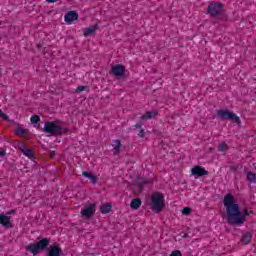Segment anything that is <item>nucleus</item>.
Here are the masks:
<instances>
[{
    "mask_svg": "<svg viewBox=\"0 0 256 256\" xmlns=\"http://www.w3.org/2000/svg\"><path fill=\"white\" fill-rule=\"evenodd\" d=\"M251 239H253V234L251 232H245L242 234L241 243H243V245H249Z\"/></svg>",
    "mask_w": 256,
    "mask_h": 256,
    "instance_id": "13",
    "label": "nucleus"
},
{
    "mask_svg": "<svg viewBox=\"0 0 256 256\" xmlns=\"http://www.w3.org/2000/svg\"><path fill=\"white\" fill-rule=\"evenodd\" d=\"M20 151L21 153H23V155H25V157H28V159H33V157H35V153L33 152V150L25 146L20 148Z\"/></svg>",
    "mask_w": 256,
    "mask_h": 256,
    "instance_id": "14",
    "label": "nucleus"
},
{
    "mask_svg": "<svg viewBox=\"0 0 256 256\" xmlns=\"http://www.w3.org/2000/svg\"><path fill=\"white\" fill-rule=\"evenodd\" d=\"M159 115V112L157 110L147 111L144 115L140 117L142 121H147L149 119H153Z\"/></svg>",
    "mask_w": 256,
    "mask_h": 256,
    "instance_id": "12",
    "label": "nucleus"
},
{
    "mask_svg": "<svg viewBox=\"0 0 256 256\" xmlns=\"http://www.w3.org/2000/svg\"><path fill=\"white\" fill-rule=\"evenodd\" d=\"M0 117L1 119H4V121H9V116L5 113H3L2 110H0Z\"/></svg>",
    "mask_w": 256,
    "mask_h": 256,
    "instance_id": "26",
    "label": "nucleus"
},
{
    "mask_svg": "<svg viewBox=\"0 0 256 256\" xmlns=\"http://www.w3.org/2000/svg\"><path fill=\"white\" fill-rule=\"evenodd\" d=\"M151 208L153 211L161 213L165 209V196L161 192H154L151 195Z\"/></svg>",
    "mask_w": 256,
    "mask_h": 256,
    "instance_id": "3",
    "label": "nucleus"
},
{
    "mask_svg": "<svg viewBox=\"0 0 256 256\" xmlns=\"http://www.w3.org/2000/svg\"><path fill=\"white\" fill-rule=\"evenodd\" d=\"M0 157H5V150H0Z\"/></svg>",
    "mask_w": 256,
    "mask_h": 256,
    "instance_id": "31",
    "label": "nucleus"
},
{
    "mask_svg": "<svg viewBox=\"0 0 256 256\" xmlns=\"http://www.w3.org/2000/svg\"><path fill=\"white\" fill-rule=\"evenodd\" d=\"M111 209H113L111 203H105L100 206V213H103V215H107V213H111Z\"/></svg>",
    "mask_w": 256,
    "mask_h": 256,
    "instance_id": "17",
    "label": "nucleus"
},
{
    "mask_svg": "<svg viewBox=\"0 0 256 256\" xmlns=\"http://www.w3.org/2000/svg\"><path fill=\"white\" fill-rule=\"evenodd\" d=\"M41 47H43L41 44H38V45H37V48H38V49H41Z\"/></svg>",
    "mask_w": 256,
    "mask_h": 256,
    "instance_id": "35",
    "label": "nucleus"
},
{
    "mask_svg": "<svg viewBox=\"0 0 256 256\" xmlns=\"http://www.w3.org/2000/svg\"><path fill=\"white\" fill-rule=\"evenodd\" d=\"M26 251H29L32 255H39L41 251H47L48 256L63 255L61 244L57 242L51 244V238H38V242L26 246Z\"/></svg>",
    "mask_w": 256,
    "mask_h": 256,
    "instance_id": "2",
    "label": "nucleus"
},
{
    "mask_svg": "<svg viewBox=\"0 0 256 256\" xmlns=\"http://www.w3.org/2000/svg\"><path fill=\"white\" fill-rule=\"evenodd\" d=\"M228 150H229V146H227V143L222 142L218 145V151L223 152Z\"/></svg>",
    "mask_w": 256,
    "mask_h": 256,
    "instance_id": "22",
    "label": "nucleus"
},
{
    "mask_svg": "<svg viewBox=\"0 0 256 256\" xmlns=\"http://www.w3.org/2000/svg\"><path fill=\"white\" fill-rule=\"evenodd\" d=\"M115 146H114V155H119L121 153V140H114Z\"/></svg>",
    "mask_w": 256,
    "mask_h": 256,
    "instance_id": "19",
    "label": "nucleus"
},
{
    "mask_svg": "<svg viewBox=\"0 0 256 256\" xmlns=\"http://www.w3.org/2000/svg\"><path fill=\"white\" fill-rule=\"evenodd\" d=\"M223 11V4L221 2H211L208 5V14L210 17H217V15H221Z\"/></svg>",
    "mask_w": 256,
    "mask_h": 256,
    "instance_id": "6",
    "label": "nucleus"
},
{
    "mask_svg": "<svg viewBox=\"0 0 256 256\" xmlns=\"http://www.w3.org/2000/svg\"><path fill=\"white\" fill-rule=\"evenodd\" d=\"M217 117H219V119H222L223 121H227V119H229L230 121H234V123H237L238 125L241 124V118H239L237 114L229 110H223V109L218 110Z\"/></svg>",
    "mask_w": 256,
    "mask_h": 256,
    "instance_id": "5",
    "label": "nucleus"
},
{
    "mask_svg": "<svg viewBox=\"0 0 256 256\" xmlns=\"http://www.w3.org/2000/svg\"><path fill=\"white\" fill-rule=\"evenodd\" d=\"M169 256H183V254H181V251L179 250H174Z\"/></svg>",
    "mask_w": 256,
    "mask_h": 256,
    "instance_id": "28",
    "label": "nucleus"
},
{
    "mask_svg": "<svg viewBox=\"0 0 256 256\" xmlns=\"http://www.w3.org/2000/svg\"><path fill=\"white\" fill-rule=\"evenodd\" d=\"M43 131H44V133H49L50 135H53L54 137L63 135V133H67V129L63 128L60 125H57V122H55V121L45 122Z\"/></svg>",
    "mask_w": 256,
    "mask_h": 256,
    "instance_id": "4",
    "label": "nucleus"
},
{
    "mask_svg": "<svg viewBox=\"0 0 256 256\" xmlns=\"http://www.w3.org/2000/svg\"><path fill=\"white\" fill-rule=\"evenodd\" d=\"M223 203L228 215V225H232V227H241V225L247 221V217H249V210L244 209L243 213H241L239 204L235 202V196L232 194H226Z\"/></svg>",
    "mask_w": 256,
    "mask_h": 256,
    "instance_id": "1",
    "label": "nucleus"
},
{
    "mask_svg": "<svg viewBox=\"0 0 256 256\" xmlns=\"http://www.w3.org/2000/svg\"><path fill=\"white\" fill-rule=\"evenodd\" d=\"M239 169V165H232V166H230V170L231 171H237Z\"/></svg>",
    "mask_w": 256,
    "mask_h": 256,
    "instance_id": "29",
    "label": "nucleus"
},
{
    "mask_svg": "<svg viewBox=\"0 0 256 256\" xmlns=\"http://www.w3.org/2000/svg\"><path fill=\"white\" fill-rule=\"evenodd\" d=\"M248 213L249 215H253V210H250Z\"/></svg>",
    "mask_w": 256,
    "mask_h": 256,
    "instance_id": "36",
    "label": "nucleus"
},
{
    "mask_svg": "<svg viewBox=\"0 0 256 256\" xmlns=\"http://www.w3.org/2000/svg\"><path fill=\"white\" fill-rule=\"evenodd\" d=\"M50 157L53 159V157H55V152H52V153L50 154Z\"/></svg>",
    "mask_w": 256,
    "mask_h": 256,
    "instance_id": "33",
    "label": "nucleus"
},
{
    "mask_svg": "<svg viewBox=\"0 0 256 256\" xmlns=\"http://www.w3.org/2000/svg\"><path fill=\"white\" fill-rule=\"evenodd\" d=\"M112 74L115 75V77H123V75H125V66L121 64L113 66Z\"/></svg>",
    "mask_w": 256,
    "mask_h": 256,
    "instance_id": "11",
    "label": "nucleus"
},
{
    "mask_svg": "<svg viewBox=\"0 0 256 256\" xmlns=\"http://www.w3.org/2000/svg\"><path fill=\"white\" fill-rule=\"evenodd\" d=\"M79 19V14L75 11H69L64 16V21L66 23H73V21H77Z\"/></svg>",
    "mask_w": 256,
    "mask_h": 256,
    "instance_id": "10",
    "label": "nucleus"
},
{
    "mask_svg": "<svg viewBox=\"0 0 256 256\" xmlns=\"http://www.w3.org/2000/svg\"><path fill=\"white\" fill-rule=\"evenodd\" d=\"M130 207H131V209H134V210L139 209V207H141V199H139V198L133 199L130 202Z\"/></svg>",
    "mask_w": 256,
    "mask_h": 256,
    "instance_id": "18",
    "label": "nucleus"
},
{
    "mask_svg": "<svg viewBox=\"0 0 256 256\" xmlns=\"http://www.w3.org/2000/svg\"><path fill=\"white\" fill-rule=\"evenodd\" d=\"M0 225L6 229H13V223H11V216L0 214Z\"/></svg>",
    "mask_w": 256,
    "mask_h": 256,
    "instance_id": "7",
    "label": "nucleus"
},
{
    "mask_svg": "<svg viewBox=\"0 0 256 256\" xmlns=\"http://www.w3.org/2000/svg\"><path fill=\"white\" fill-rule=\"evenodd\" d=\"M47 1V3H57V1H59V0H46Z\"/></svg>",
    "mask_w": 256,
    "mask_h": 256,
    "instance_id": "32",
    "label": "nucleus"
},
{
    "mask_svg": "<svg viewBox=\"0 0 256 256\" xmlns=\"http://www.w3.org/2000/svg\"><path fill=\"white\" fill-rule=\"evenodd\" d=\"M31 123H39V121H41V118L38 115H33L30 118Z\"/></svg>",
    "mask_w": 256,
    "mask_h": 256,
    "instance_id": "24",
    "label": "nucleus"
},
{
    "mask_svg": "<svg viewBox=\"0 0 256 256\" xmlns=\"http://www.w3.org/2000/svg\"><path fill=\"white\" fill-rule=\"evenodd\" d=\"M247 179L250 181V183H256V174L253 172H249L247 174Z\"/></svg>",
    "mask_w": 256,
    "mask_h": 256,
    "instance_id": "23",
    "label": "nucleus"
},
{
    "mask_svg": "<svg viewBox=\"0 0 256 256\" xmlns=\"http://www.w3.org/2000/svg\"><path fill=\"white\" fill-rule=\"evenodd\" d=\"M187 237H189V234H184V235H183V238H184V239H187Z\"/></svg>",
    "mask_w": 256,
    "mask_h": 256,
    "instance_id": "34",
    "label": "nucleus"
},
{
    "mask_svg": "<svg viewBox=\"0 0 256 256\" xmlns=\"http://www.w3.org/2000/svg\"><path fill=\"white\" fill-rule=\"evenodd\" d=\"M134 127L136 129H139L138 137H141V138L145 137V130L141 128V123H136Z\"/></svg>",
    "mask_w": 256,
    "mask_h": 256,
    "instance_id": "20",
    "label": "nucleus"
},
{
    "mask_svg": "<svg viewBox=\"0 0 256 256\" xmlns=\"http://www.w3.org/2000/svg\"><path fill=\"white\" fill-rule=\"evenodd\" d=\"M182 215H191V208L190 207L183 208Z\"/></svg>",
    "mask_w": 256,
    "mask_h": 256,
    "instance_id": "25",
    "label": "nucleus"
},
{
    "mask_svg": "<svg viewBox=\"0 0 256 256\" xmlns=\"http://www.w3.org/2000/svg\"><path fill=\"white\" fill-rule=\"evenodd\" d=\"M6 215H15V210H10L6 213Z\"/></svg>",
    "mask_w": 256,
    "mask_h": 256,
    "instance_id": "30",
    "label": "nucleus"
},
{
    "mask_svg": "<svg viewBox=\"0 0 256 256\" xmlns=\"http://www.w3.org/2000/svg\"><path fill=\"white\" fill-rule=\"evenodd\" d=\"M97 29H99V24H94L86 28V30L84 31V37H89V35H93V33L97 31Z\"/></svg>",
    "mask_w": 256,
    "mask_h": 256,
    "instance_id": "15",
    "label": "nucleus"
},
{
    "mask_svg": "<svg viewBox=\"0 0 256 256\" xmlns=\"http://www.w3.org/2000/svg\"><path fill=\"white\" fill-rule=\"evenodd\" d=\"M0 25H1V21H0Z\"/></svg>",
    "mask_w": 256,
    "mask_h": 256,
    "instance_id": "37",
    "label": "nucleus"
},
{
    "mask_svg": "<svg viewBox=\"0 0 256 256\" xmlns=\"http://www.w3.org/2000/svg\"><path fill=\"white\" fill-rule=\"evenodd\" d=\"M15 133L16 135H20L21 137H23V135H27V133H29V130L18 127L16 128Z\"/></svg>",
    "mask_w": 256,
    "mask_h": 256,
    "instance_id": "21",
    "label": "nucleus"
},
{
    "mask_svg": "<svg viewBox=\"0 0 256 256\" xmlns=\"http://www.w3.org/2000/svg\"><path fill=\"white\" fill-rule=\"evenodd\" d=\"M95 214V204H90L84 210L81 211V215L86 219H91V216Z\"/></svg>",
    "mask_w": 256,
    "mask_h": 256,
    "instance_id": "9",
    "label": "nucleus"
},
{
    "mask_svg": "<svg viewBox=\"0 0 256 256\" xmlns=\"http://www.w3.org/2000/svg\"><path fill=\"white\" fill-rule=\"evenodd\" d=\"M83 91H87V86H78L76 89L77 93H81Z\"/></svg>",
    "mask_w": 256,
    "mask_h": 256,
    "instance_id": "27",
    "label": "nucleus"
},
{
    "mask_svg": "<svg viewBox=\"0 0 256 256\" xmlns=\"http://www.w3.org/2000/svg\"><path fill=\"white\" fill-rule=\"evenodd\" d=\"M191 174L195 177H204V175H209V171L205 170V168L201 166H195L191 169Z\"/></svg>",
    "mask_w": 256,
    "mask_h": 256,
    "instance_id": "8",
    "label": "nucleus"
},
{
    "mask_svg": "<svg viewBox=\"0 0 256 256\" xmlns=\"http://www.w3.org/2000/svg\"><path fill=\"white\" fill-rule=\"evenodd\" d=\"M82 176L86 177V179H90L92 185H95L97 183V176L93 175V173L84 171L82 172Z\"/></svg>",
    "mask_w": 256,
    "mask_h": 256,
    "instance_id": "16",
    "label": "nucleus"
}]
</instances>
